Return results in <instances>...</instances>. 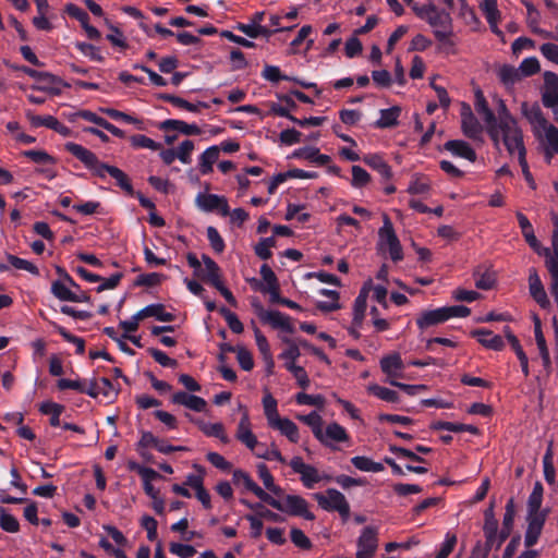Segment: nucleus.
<instances>
[{
	"mask_svg": "<svg viewBox=\"0 0 558 558\" xmlns=\"http://www.w3.org/2000/svg\"><path fill=\"white\" fill-rule=\"evenodd\" d=\"M291 158H303L318 166H326L331 161L330 156L320 154L319 149L316 147H302L295 149L292 153Z\"/></svg>",
	"mask_w": 558,
	"mask_h": 558,
	"instance_id": "393cba45",
	"label": "nucleus"
},
{
	"mask_svg": "<svg viewBox=\"0 0 558 558\" xmlns=\"http://www.w3.org/2000/svg\"><path fill=\"white\" fill-rule=\"evenodd\" d=\"M169 551L180 558H191L196 554V549L192 545L175 542L170 543Z\"/></svg>",
	"mask_w": 558,
	"mask_h": 558,
	"instance_id": "338daca9",
	"label": "nucleus"
},
{
	"mask_svg": "<svg viewBox=\"0 0 558 558\" xmlns=\"http://www.w3.org/2000/svg\"><path fill=\"white\" fill-rule=\"evenodd\" d=\"M284 367L293 375V377L296 379L298 385L302 389H306L310 387L311 380L303 366H299L293 363H286Z\"/></svg>",
	"mask_w": 558,
	"mask_h": 558,
	"instance_id": "a18cd8bd",
	"label": "nucleus"
},
{
	"mask_svg": "<svg viewBox=\"0 0 558 558\" xmlns=\"http://www.w3.org/2000/svg\"><path fill=\"white\" fill-rule=\"evenodd\" d=\"M291 542L299 548L310 550L313 547L311 539L298 527L290 531Z\"/></svg>",
	"mask_w": 558,
	"mask_h": 558,
	"instance_id": "680f3d73",
	"label": "nucleus"
},
{
	"mask_svg": "<svg viewBox=\"0 0 558 558\" xmlns=\"http://www.w3.org/2000/svg\"><path fill=\"white\" fill-rule=\"evenodd\" d=\"M289 464L294 473L301 475V482L307 489H313L317 483L323 481L318 470L311 464L304 463L301 457H293Z\"/></svg>",
	"mask_w": 558,
	"mask_h": 558,
	"instance_id": "9d476101",
	"label": "nucleus"
},
{
	"mask_svg": "<svg viewBox=\"0 0 558 558\" xmlns=\"http://www.w3.org/2000/svg\"><path fill=\"white\" fill-rule=\"evenodd\" d=\"M162 131H178L184 135H199L202 130L195 123L189 124L182 120L168 119L159 124Z\"/></svg>",
	"mask_w": 558,
	"mask_h": 558,
	"instance_id": "4be33fe9",
	"label": "nucleus"
},
{
	"mask_svg": "<svg viewBox=\"0 0 558 558\" xmlns=\"http://www.w3.org/2000/svg\"><path fill=\"white\" fill-rule=\"evenodd\" d=\"M298 418L312 428L317 440H323V418L317 412L313 411L307 415H299Z\"/></svg>",
	"mask_w": 558,
	"mask_h": 558,
	"instance_id": "c9c22d12",
	"label": "nucleus"
},
{
	"mask_svg": "<svg viewBox=\"0 0 558 558\" xmlns=\"http://www.w3.org/2000/svg\"><path fill=\"white\" fill-rule=\"evenodd\" d=\"M57 387L59 390H66V389H73L81 393H86L87 396L92 398H97V386H96V378H93L89 381V385L86 386L84 381L81 380H72L68 378H61L57 381Z\"/></svg>",
	"mask_w": 558,
	"mask_h": 558,
	"instance_id": "a211bd4d",
	"label": "nucleus"
},
{
	"mask_svg": "<svg viewBox=\"0 0 558 558\" xmlns=\"http://www.w3.org/2000/svg\"><path fill=\"white\" fill-rule=\"evenodd\" d=\"M326 493L327 497L320 493L315 494L318 505L326 511H338L345 522L350 517V505L344 495L335 488H328Z\"/></svg>",
	"mask_w": 558,
	"mask_h": 558,
	"instance_id": "39448f33",
	"label": "nucleus"
},
{
	"mask_svg": "<svg viewBox=\"0 0 558 558\" xmlns=\"http://www.w3.org/2000/svg\"><path fill=\"white\" fill-rule=\"evenodd\" d=\"M108 174L117 181V185L123 190L128 195L134 196L135 191L129 177L118 167L107 168Z\"/></svg>",
	"mask_w": 558,
	"mask_h": 558,
	"instance_id": "58836bf2",
	"label": "nucleus"
},
{
	"mask_svg": "<svg viewBox=\"0 0 558 558\" xmlns=\"http://www.w3.org/2000/svg\"><path fill=\"white\" fill-rule=\"evenodd\" d=\"M269 426L274 429H278L291 442L296 444L299 441V428L291 420L278 417L272 421Z\"/></svg>",
	"mask_w": 558,
	"mask_h": 558,
	"instance_id": "c85d7f7f",
	"label": "nucleus"
},
{
	"mask_svg": "<svg viewBox=\"0 0 558 558\" xmlns=\"http://www.w3.org/2000/svg\"><path fill=\"white\" fill-rule=\"evenodd\" d=\"M100 112L105 113L109 118L116 121H122L124 123L134 124L137 126L138 130H143V121L132 117L125 112H122L120 110L113 109V108H100Z\"/></svg>",
	"mask_w": 558,
	"mask_h": 558,
	"instance_id": "4c0bfd02",
	"label": "nucleus"
},
{
	"mask_svg": "<svg viewBox=\"0 0 558 558\" xmlns=\"http://www.w3.org/2000/svg\"><path fill=\"white\" fill-rule=\"evenodd\" d=\"M461 130L463 134L475 141L478 140L483 133V128L476 117H469L468 119L461 120Z\"/></svg>",
	"mask_w": 558,
	"mask_h": 558,
	"instance_id": "e433bc0d",
	"label": "nucleus"
},
{
	"mask_svg": "<svg viewBox=\"0 0 558 558\" xmlns=\"http://www.w3.org/2000/svg\"><path fill=\"white\" fill-rule=\"evenodd\" d=\"M219 313L223 316V318L226 319V322H227L229 328L232 330V332H234V333L243 332V330H244L243 324L240 322V319L233 312H231L227 307L222 306V307H220Z\"/></svg>",
	"mask_w": 558,
	"mask_h": 558,
	"instance_id": "bf43d9fd",
	"label": "nucleus"
},
{
	"mask_svg": "<svg viewBox=\"0 0 558 558\" xmlns=\"http://www.w3.org/2000/svg\"><path fill=\"white\" fill-rule=\"evenodd\" d=\"M475 110L483 117L489 137H496V131L494 126L496 122V114L489 108L483 92L480 89L475 93Z\"/></svg>",
	"mask_w": 558,
	"mask_h": 558,
	"instance_id": "4468645a",
	"label": "nucleus"
},
{
	"mask_svg": "<svg viewBox=\"0 0 558 558\" xmlns=\"http://www.w3.org/2000/svg\"><path fill=\"white\" fill-rule=\"evenodd\" d=\"M24 157L38 165H54L56 159L45 150L29 149L22 153Z\"/></svg>",
	"mask_w": 558,
	"mask_h": 558,
	"instance_id": "09e8293b",
	"label": "nucleus"
},
{
	"mask_svg": "<svg viewBox=\"0 0 558 558\" xmlns=\"http://www.w3.org/2000/svg\"><path fill=\"white\" fill-rule=\"evenodd\" d=\"M447 322L441 307L424 311L416 317L418 329L425 330L432 326H436Z\"/></svg>",
	"mask_w": 558,
	"mask_h": 558,
	"instance_id": "5701e85b",
	"label": "nucleus"
},
{
	"mask_svg": "<svg viewBox=\"0 0 558 558\" xmlns=\"http://www.w3.org/2000/svg\"><path fill=\"white\" fill-rule=\"evenodd\" d=\"M543 468H544V477L545 481L553 485L556 481V470L554 466V449H553V441L548 442L546 452L543 457Z\"/></svg>",
	"mask_w": 558,
	"mask_h": 558,
	"instance_id": "f704fd0d",
	"label": "nucleus"
},
{
	"mask_svg": "<svg viewBox=\"0 0 558 558\" xmlns=\"http://www.w3.org/2000/svg\"><path fill=\"white\" fill-rule=\"evenodd\" d=\"M433 33L435 38L441 44L440 49L445 50L447 53L451 52V48L454 46V43L450 39L452 27L434 29Z\"/></svg>",
	"mask_w": 558,
	"mask_h": 558,
	"instance_id": "6e6d98bb",
	"label": "nucleus"
},
{
	"mask_svg": "<svg viewBox=\"0 0 558 558\" xmlns=\"http://www.w3.org/2000/svg\"><path fill=\"white\" fill-rule=\"evenodd\" d=\"M323 440H318L325 447L336 449L332 441L342 442L349 440V435L344 427L338 423H330L327 425L325 432H323Z\"/></svg>",
	"mask_w": 558,
	"mask_h": 558,
	"instance_id": "6ab92c4d",
	"label": "nucleus"
},
{
	"mask_svg": "<svg viewBox=\"0 0 558 558\" xmlns=\"http://www.w3.org/2000/svg\"><path fill=\"white\" fill-rule=\"evenodd\" d=\"M207 239L210 243L211 248L220 254L225 251L226 244L218 230L215 227L207 228Z\"/></svg>",
	"mask_w": 558,
	"mask_h": 558,
	"instance_id": "69168bd1",
	"label": "nucleus"
},
{
	"mask_svg": "<svg viewBox=\"0 0 558 558\" xmlns=\"http://www.w3.org/2000/svg\"><path fill=\"white\" fill-rule=\"evenodd\" d=\"M0 527L8 533H16L20 531V523L4 508H0Z\"/></svg>",
	"mask_w": 558,
	"mask_h": 558,
	"instance_id": "3c124183",
	"label": "nucleus"
},
{
	"mask_svg": "<svg viewBox=\"0 0 558 558\" xmlns=\"http://www.w3.org/2000/svg\"><path fill=\"white\" fill-rule=\"evenodd\" d=\"M546 120L543 119L545 128V140L547 147L545 149V156L549 162L554 154H558V128L553 124L546 125Z\"/></svg>",
	"mask_w": 558,
	"mask_h": 558,
	"instance_id": "7c9ffc66",
	"label": "nucleus"
},
{
	"mask_svg": "<svg viewBox=\"0 0 558 558\" xmlns=\"http://www.w3.org/2000/svg\"><path fill=\"white\" fill-rule=\"evenodd\" d=\"M471 337L476 339L483 347L494 351H501L505 342L501 336L494 335L492 330L478 328L471 331Z\"/></svg>",
	"mask_w": 558,
	"mask_h": 558,
	"instance_id": "2eb2a0df",
	"label": "nucleus"
},
{
	"mask_svg": "<svg viewBox=\"0 0 558 558\" xmlns=\"http://www.w3.org/2000/svg\"><path fill=\"white\" fill-rule=\"evenodd\" d=\"M403 367L404 364L399 353L386 355L380 360V368L383 373L389 377V379L402 377L399 372L402 371Z\"/></svg>",
	"mask_w": 558,
	"mask_h": 558,
	"instance_id": "412c9836",
	"label": "nucleus"
},
{
	"mask_svg": "<svg viewBox=\"0 0 558 558\" xmlns=\"http://www.w3.org/2000/svg\"><path fill=\"white\" fill-rule=\"evenodd\" d=\"M232 482L234 485H243L244 488L253 493L260 501L265 504L266 499H270V494L258 486L250 476V474L241 469H236L232 473Z\"/></svg>",
	"mask_w": 558,
	"mask_h": 558,
	"instance_id": "ddd939ff",
	"label": "nucleus"
},
{
	"mask_svg": "<svg viewBox=\"0 0 558 558\" xmlns=\"http://www.w3.org/2000/svg\"><path fill=\"white\" fill-rule=\"evenodd\" d=\"M236 439L251 450H254V448L258 445L256 436L251 430V423L246 413L241 417L239 422Z\"/></svg>",
	"mask_w": 558,
	"mask_h": 558,
	"instance_id": "b1692460",
	"label": "nucleus"
},
{
	"mask_svg": "<svg viewBox=\"0 0 558 558\" xmlns=\"http://www.w3.org/2000/svg\"><path fill=\"white\" fill-rule=\"evenodd\" d=\"M263 405L268 424L272 423V421L280 417L277 410V400L270 393H267L263 398Z\"/></svg>",
	"mask_w": 558,
	"mask_h": 558,
	"instance_id": "0e129e2a",
	"label": "nucleus"
},
{
	"mask_svg": "<svg viewBox=\"0 0 558 558\" xmlns=\"http://www.w3.org/2000/svg\"><path fill=\"white\" fill-rule=\"evenodd\" d=\"M444 148L453 156L464 158L471 162L476 160V153L472 146L462 140H450L444 144Z\"/></svg>",
	"mask_w": 558,
	"mask_h": 558,
	"instance_id": "aec40b11",
	"label": "nucleus"
},
{
	"mask_svg": "<svg viewBox=\"0 0 558 558\" xmlns=\"http://www.w3.org/2000/svg\"><path fill=\"white\" fill-rule=\"evenodd\" d=\"M542 101L546 108L553 109L554 113L558 114V89H544Z\"/></svg>",
	"mask_w": 558,
	"mask_h": 558,
	"instance_id": "774afa93",
	"label": "nucleus"
},
{
	"mask_svg": "<svg viewBox=\"0 0 558 558\" xmlns=\"http://www.w3.org/2000/svg\"><path fill=\"white\" fill-rule=\"evenodd\" d=\"M131 145L134 148H148L151 150H160L161 144L158 142H155L150 137H147L146 135L136 134L130 137Z\"/></svg>",
	"mask_w": 558,
	"mask_h": 558,
	"instance_id": "603ef678",
	"label": "nucleus"
},
{
	"mask_svg": "<svg viewBox=\"0 0 558 558\" xmlns=\"http://www.w3.org/2000/svg\"><path fill=\"white\" fill-rule=\"evenodd\" d=\"M379 119L375 121L374 128L376 129H392L399 124V117L401 114V107L392 106L388 109L379 111Z\"/></svg>",
	"mask_w": 558,
	"mask_h": 558,
	"instance_id": "bb28decb",
	"label": "nucleus"
},
{
	"mask_svg": "<svg viewBox=\"0 0 558 558\" xmlns=\"http://www.w3.org/2000/svg\"><path fill=\"white\" fill-rule=\"evenodd\" d=\"M413 10L416 15L421 19H425L427 23L434 27L438 28H451V17L450 14L446 11H439L435 4L429 3L422 8H418L416 4L413 5Z\"/></svg>",
	"mask_w": 558,
	"mask_h": 558,
	"instance_id": "6e6552de",
	"label": "nucleus"
},
{
	"mask_svg": "<svg viewBox=\"0 0 558 558\" xmlns=\"http://www.w3.org/2000/svg\"><path fill=\"white\" fill-rule=\"evenodd\" d=\"M7 259L10 263V265L13 266L14 268L26 270L34 276H39V269L33 263L12 254H7Z\"/></svg>",
	"mask_w": 558,
	"mask_h": 558,
	"instance_id": "864d4df0",
	"label": "nucleus"
},
{
	"mask_svg": "<svg viewBox=\"0 0 558 558\" xmlns=\"http://www.w3.org/2000/svg\"><path fill=\"white\" fill-rule=\"evenodd\" d=\"M498 78L506 86H512L521 80V74L518 69L512 65L504 64L498 70Z\"/></svg>",
	"mask_w": 558,
	"mask_h": 558,
	"instance_id": "37998d69",
	"label": "nucleus"
},
{
	"mask_svg": "<svg viewBox=\"0 0 558 558\" xmlns=\"http://www.w3.org/2000/svg\"><path fill=\"white\" fill-rule=\"evenodd\" d=\"M383 222V227L378 230V245L380 248L387 246L390 258L396 263L400 262L403 259V251L393 225L387 215H384Z\"/></svg>",
	"mask_w": 558,
	"mask_h": 558,
	"instance_id": "20e7f679",
	"label": "nucleus"
},
{
	"mask_svg": "<svg viewBox=\"0 0 558 558\" xmlns=\"http://www.w3.org/2000/svg\"><path fill=\"white\" fill-rule=\"evenodd\" d=\"M189 420L196 424L198 428L207 436L218 438L222 444H229L230 438L226 433V428L222 423H207L203 420H195L190 414H186Z\"/></svg>",
	"mask_w": 558,
	"mask_h": 558,
	"instance_id": "f3484780",
	"label": "nucleus"
},
{
	"mask_svg": "<svg viewBox=\"0 0 558 558\" xmlns=\"http://www.w3.org/2000/svg\"><path fill=\"white\" fill-rule=\"evenodd\" d=\"M39 411L44 415H50L49 424L51 426L58 427L61 425L60 415L64 411V405L53 401H45L39 405Z\"/></svg>",
	"mask_w": 558,
	"mask_h": 558,
	"instance_id": "2f4dec72",
	"label": "nucleus"
},
{
	"mask_svg": "<svg viewBox=\"0 0 558 558\" xmlns=\"http://www.w3.org/2000/svg\"><path fill=\"white\" fill-rule=\"evenodd\" d=\"M158 98L166 102L171 104L172 106H174L177 108L185 109L191 112H197V106H194V104L189 102L187 100H185L181 97H178L175 95L163 93V94H159Z\"/></svg>",
	"mask_w": 558,
	"mask_h": 558,
	"instance_id": "8fccbe9b",
	"label": "nucleus"
},
{
	"mask_svg": "<svg viewBox=\"0 0 558 558\" xmlns=\"http://www.w3.org/2000/svg\"><path fill=\"white\" fill-rule=\"evenodd\" d=\"M352 180L351 184L353 187L361 189L369 183L371 175L369 173L360 166H353L352 169Z\"/></svg>",
	"mask_w": 558,
	"mask_h": 558,
	"instance_id": "13d9d810",
	"label": "nucleus"
},
{
	"mask_svg": "<svg viewBox=\"0 0 558 558\" xmlns=\"http://www.w3.org/2000/svg\"><path fill=\"white\" fill-rule=\"evenodd\" d=\"M548 515L526 514L527 527L524 534V546L532 548L537 544Z\"/></svg>",
	"mask_w": 558,
	"mask_h": 558,
	"instance_id": "9b49d317",
	"label": "nucleus"
},
{
	"mask_svg": "<svg viewBox=\"0 0 558 558\" xmlns=\"http://www.w3.org/2000/svg\"><path fill=\"white\" fill-rule=\"evenodd\" d=\"M53 328L66 341L70 343L75 344L76 347V354L83 355L85 352V341L83 338L72 335L70 331H68L64 327L52 323Z\"/></svg>",
	"mask_w": 558,
	"mask_h": 558,
	"instance_id": "a19ab883",
	"label": "nucleus"
},
{
	"mask_svg": "<svg viewBox=\"0 0 558 558\" xmlns=\"http://www.w3.org/2000/svg\"><path fill=\"white\" fill-rule=\"evenodd\" d=\"M368 392L386 402L397 403L400 401V396L397 391L376 384L368 387Z\"/></svg>",
	"mask_w": 558,
	"mask_h": 558,
	"instance_id": "79ce46f5",
	"label": "nucleus"
},
{
	"mask_svg": "<svg viewBox=\"0 0 558 558\" xmlns=\"http://www.w3.org/2000/svg\"><path fill=\"white\" fill-rule=\"evenodd\" d=\"M367 307V292L363 288L353 304V319L352 324L362 327L363 319L365 317V312Z\"/></svg>",
	"mask_w": 558,
	"mask_h": 558,
	"instance_id": "473e14b6",
	"label": "nucleus"
},
{
	"mask_svg": "<svg viewBox=\"0 0 558 558\" xmlns=\"http://www.w3.org/2000/svg\"><path fill=\"white\" fill-rule=\"evenodd\" d=\"M253 307L263 324H268L275 329H281L289 333L294 331L290 317L286 314L279 311H267L258 301L253 303Z\"/></svg>",
	"mask_w": 558,
	"mask_h": 558,
	"instance_id": "0eeeda50",
	"label": "nucleus"
},
{
	"mask_svg": "<svg viewBox=\"0 0 558 558\" xmlns=\"http://www.w3.org/2000/svg\"><path fill=\"white\" fill-rule=\"evenodd\" d=\"M202 260L205 265V269L201 272V276H198L203 281L210 280L217 276L220 275V268L218 264L208 255L203 254Z\"/></svg>",
	"mask_w": 558,
	"mask_h": 558,
	"instance_id": "de8ad7c7",
	"label": "nucleus"
},
{
	"mask_svg": "<svg viewBox=\"0 0 558 558\" xmlns=\"http://www.w3.org/2000/svg\"><path fill=\"white\" fill-rule=\"evenodd\" d=\"M496 110H497V116H496V122L494 124L496 132H497V129L507 128L509 125L513 126V125L518 124V121L511 114V112L507 108L505 100H502L501 98L497 99Z\"/></svg>",
	"mask_w": 558,
	"mask_h": 558,
	"instance_id": "c756f323",
	"label": "nucleus"
},
{
	"mask_svg": "<svg viewBox=\"0 0 558 558\" xmlns=\"http://www.w3.org/2000/svg\"><path fill=\"white\" fill-rule=\"evenodd\" d=\"M473 276L475 278V287L481 290H490L496 282L495 274L489 269L483 270L482 266L474 270Z\"/></svg>",
	"mask_w": 558,
	"mask_h": 558,
	"instance_id": "72a5a7b5",
	"label": "nucleus"
},
{
	"mask_svg": "<svg viewBox=\"0 0 558 558\" xmlns=\"http://www.w3.org/2000/svg\"><path fill=\"white\" fill-rule=\"evenodd\" d=\"M490 140L495 145H498L501 140L509 155L518 153V159H521V153L526 157L523 134L518 124L497 129V137H490Z\"/></svg>",
	"mask_w": 558,
	"mask_h": 558,
	"instance_id": "7ed1b4c3",
	"label": "nucleus"
},
{
	"mask_svg": "<svg viewBox=\"0 0 558 558\" xmlns=\"http://www.w3.org/2000/svg\"><path fill=\"white\" fill-rule=\"evenodd\" d=\"M529 290L533 300L542 307L548 308L550 302L548 300L547 293L544 289L543 282L537 274L536 268L529 269Z\"/></svg>",
	"mask_w": 558,
	"mask_h": 558,
	"instance_id": "f8f14e48",
	"label": "nucleus"
},
{
	"mask_svg": "<svg viewBox=\"0 0 558 558\" xmlns=\"http://www.w3.org/2000/svg\"><path fill=\"white\" fill-rule=\"evenodd\" d=\"M50 291L53 296L63 302H71L74 298V291H72L62 280H54L51 283Z\"/></svg>",
	"mask_w": 558,
	"mask_h": 558,
	"instance_id": "c03bdc74",
	"label": "nucleus"
},
{
	"mask_svg": "<svg viewBox=\"0 0 558 558\" xmlns=\"http://www.w3.org/2000/svg\"><path fill=\"white\" fill-rule=\"evenodd\" d=\"M64 149L71 155H73L75 158H77L81 162H83L85 167L93 172L94 175L100 179H105L106 174H108L107 168L116 167L99 161L98 157L92 150L85 148L80 144L68 142L64 145Z\"/></svg>",
	"mask_w": 558,
	"mask_h": 558,
	"instance_id": "f03ea898",
	"label": "nucleus"
},
{
	"mask_svg": "<svg viewBox=\"0 0 558 558\" xmlns=\"http://www.w3.org/2000/svg\"><path fill=\"white\" fill-rule=\"evenodd\" d=\"M518 70L521 74V77L522 76H532V75L536 74L537 72H539V70H541L539 61L535 57L525 58L521 62Z\"/></svg>",
	"mask_w": 558,
	"mask_h": 558,
	"instance_id": "e2e57ef3",
	"label": "nucleus"
},
{
	"mask_svg": "<svg viewBox=\"0 0 558 558\" xmlns=\"http://www.w3.org/2000/svg\"><path fill=\"white\" fill-rule=\"evenodd\" d=\"M195 204L205 213L218 211L223 217L230 214L228 201L221 195L198 193L195 197Z\"/></svg>",
	"mask_w": 558,
	"mask_h": 558,
	"instance_id": "1a4fd4ad",
	"label": "nucleus"
},
{
	"mask_svg": "<svg viewBox=\"0 0 558 558\" xmlns=\"http://www.w3.org/2000/svg\"><path fill=\"white\" fill-rule=\"evenodd\" d=\"M128 469L132 472H136L141 477L143 483L147 481V483L153 482L155 480L161 478V475L151 468L144 466L136 461H129Z\"/></svg>",
	"mask_w": 558,
	"mask_h": 558,
	"instance_id": "ea45409f",
	"label": "nucleus"
},
{
	"mask_svg": "<svg viewBox=\"0 0 558 558\" xmlns=\"http://www.w3.org/2000/svg\"><path fill=\"white\" fill-rule=\"evenodd\" d=\"M138 316H143L144 319L147 317H155L159 322L171 323L175 319L172 313L165 311V305L161 303H154L145 306L138 311Z\"/></svg>",
	"mask_w": 558,
	"mask_h": 558,
	"instance_id": "cd10ccee",
	"label": "nucleus"
},
{
	"mask_svg": "<svg viewBox=\"0 0 558 558\" xmlns=\"http://www.w3.org/2000/svg\"><path fill=\"white\" fill-rule=\"evenodd\" d=\"M363 162L373 170L377 171L384 180H389L392 177L391 167L386 162L384 157L379 154H367L362 158Z\"/></svg>",
	"mask_w": 558,
	"mask_h": 558,
	"instance_id": "a878e982",
	"label": "nucleus"
},
{
	"mask_svg": "<svg viewBox=\"0 0 558 558\" xmlns=\"http://www.w3.org/2000/svg\"><path fill=\"white\" fill-rule=\"evenodd\" d=\"M379 529L377 526L367 525L356 539L355 558H373L377 551L379 544Z\"/></svg>",
	"mask_w": 558,
	"mask_h": 558,
	"instance_id": "423d86ee",
	"label": "nucleus"
},
{
	"mask_svg": "<svg viewBox=\"0 0 558 558\" xmlns=\"http://www.w3.org/2000/svg\"><path fill=\"white\" fill-rule=\"evenodd\" d=\"M295 402L299 405H313L318 409H324L326 399L323 395H307L305 392H299L295 395Z\"/></svg>",
	"mask_w": 558,
	"mask_h": 558,
	"instance_id": "49530a36",
	"label": "nucleus"
},
{
	"mask_svg": "<svg viewBox=\"0 0 558 558\" xmlns=\"http://www.w3.org/2000/svg\"><path fill=\"white\" fill-rule=\"evenodd\" d=\"M542 502H543V495H536V494H530L527 499V513L526 514H534V515H542L546 514L548 515L549 510L548 509H542Z\"/></svg>",
	"mask_w": 558,
	"mask_h": 558,
	"instance_id": "4d7b16f0",
	"label": "nucleus"
},
{
	"mask_svg": "<svg viewBox=\"0 0 558 558\" xmlns=\"http://www.w3.org/2000/svg\"><path fill=\"white\" fill-rule=\"evenodd\" d=\"M262 76L272 83V84H276L278 83L279 81H288L290 80V76L289 75H286V74H282L281 71H280V68L277 66V65H270V64H266L263 69V72H262Z\"/></svg>",
	"mask_w": 558,
	"mask_h": 558,
	"instance_id": "5fc2aeb1",
	"label": "nucleus"
},
{
	"mask_svg": "<svg viewBox=\"0 0 558 558\" xmlns=\"http://www.w3.org/2000/svg\"><path fill=\"white\" fill-rule=\"evenodd\" d=\"M166 278L167 277L165 275L159 272L142 274L136 278L135 284L144 287H156L159 286Z\"/></svg>",
	"mask_w": 558,
	"mask_h": 558,
	"instance_id": "052dcab7",
	"label": "nucleus"
},
{
	"mask_svg": "<svg viewBox=\"0 0 558 558\" xmlns=\"http://www.w3.org/2000/svg\"><path fill=\"white\" fill-rule=\"evenodd\" d=\"M171 402L173 404L184 405L195 412H204L207 407L205 399L196 395L187 393L186 391L174 392L171 397Z\"/></svg>",
	"mask_w": 558,
	"mask_h": 558,
	"instance_id": "dca6fc26",
	"label": "nucleus"
},
{
	"mask_svg": "<svg viewBox=\"0 0 558 558\" xmlns=\"http://www.w3.org/2000/svg\"><path fill=\"white\" fill-rule=\"evenodd\" d=\"M265 504L291 517H301L308 521L315 520V514L308 510V502L300 495H286L283 500L270 495V499H266Z\"/></svg>",
	"mask_w": 558,
	"mask_h": 558,
	"instance_id": "f257e3e1",
	"label": "nucleus"
}]
</instances>
